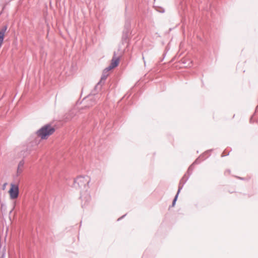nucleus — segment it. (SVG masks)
<instances>
[{"label": "nucleus", "instance_id": "obj_14", "mask_svg": "<svg viewBox=\"0 0 258 258\" xmlns=\"http://www.w3.org/2000/svg\"><path fill=\"white\" fill-rule=\"evenodd\" d=\"M93 97V96H90L88 97V99H92V98Z\"/></svg>", "mask_w": 258, "mask_h": 258}, {"label": "nucleus", "instance_id": "obj_6", "mask_svg": "<svg viewBox=\"0 0 258 258\" xmlns=\"http://www.w3.org/2000/svg\"><path fill=\"white\" fill-rule=\"evenodd\" d=\"M183 180V178H182V179H181V181H180V185H179V186L178 190L177 192V194H176V196H175L174 199V200H173V202H172V206H173V207L175 205V203H176V201L177 199V197H178V194H179V192H180V190H181V189H182V185H180V184H181V182H182V181Z\"/></svg>", "mask_w": 258, "mask_h": 258}, {"label": "nucleus", "instance_id": "obj_2", "mask_svg": "<svg viewBox=\"0 0 258 258\" xmlns=\"http://www.w3.org/2000/svg\"><path fill=\"white\" fill-rule=\"evenodd\" d=\"M55 131L53 127L49 124H46L42 127L37 132V136L40 137L42 139H45L51 135H52Z\"/></svg>", "mask_w": 258, "mask_h": 258}, {"label": "nucleus", "instance_id": "obj_10", "mask_svg": "<svg viewBox=\"0 0 258 258\" xmlns=\"http://www.w3.org/2000/svg\"><path fill=\"white\" fill-rule=\"evenodd\" d=\"M73 113H74V111L69 113V114L68 115L67 118L68 119H70L72 118V114H73Z\"/></svg>", "mask_w": 258, "mask_h": 258}, {"label": "nucleus", "instance_id": "obj_13", "mask_svg": "<svg viewBox=\"0 0 258 258\" xmlns=\"http://www.w3.org/2000/svg\"><path fill=\"white\" fill-rule=\"evenodd\" d=\"M6 184H7V183H6L4 184V186H3V189H5V186H6Z\"/></svg>", "mask_w": 258, "mask_h": 258}, {"label": "nucleus", "instance_id": "obj_16", "mask_svg": "<svg viewBox=\"0 0 258 258\" xmlns=\"http://www.w3.org/2000/svg\"><path fill=\"white\" fill-rule=\"evenodd\" d=\"M125 27H129V26H128V24H125Z\"/></svg>", "mask_w": 258, "mask_h": 258}, {"label": "nucleus", "instance_id": "obj_3", "mask_svg": "<svg viewBox=\"0 0 258 258\" xmlns=\"http://www.w3.org/2000/svg\"><path fill=\"white\" fill-rule=\"evenodd\" d=\"M9 194L11 199H15L19 196V187L18 185L11 183V188L9 190Z\"/></svg>", "mask_w": 258, "mask_h": 258}, {"label": "nucleus", "instance_id": "obj_15", "mask_svg": "<svg viewBox=\"0 0 258 258\" xmlns=\"http://www.w3.org/2000/svg\"><path fill=\"white\" fill-rule=\"evenodd\" d=\"M126 38H127V36L126 35L123 36V38L126 39Z\"/></svg>", "mask_w": 258, "mask_h": 258}, {"label": "nucleus", "instance_id": "obj_8", "mask_svg": "<svg viewBox=\"0 0 258 258\" xmlns=\"http://www.w3.org/2000/svg\"><path fill=\"white\" fill-rule=\"evenodd\" d=\"M113 69L111 67L110 65H109L108 67H107L104 70V73H106L107 72L109 71L110 70Z\"/></svg>", "mask_w": 258, "mask_h": 258}, {"label": "nucleus", "instance_id": "obj_12", "mask_svg": "<svg viewBox=\"0 0 258 258\" xmlns=\"http://www.w3.org/2000/svg\"><path fill=\"white\" fill-rule=\"evenodd\" d=\"M199 163V162L198 161V159H197V160L194 162V163H193V164H198V163Z\"/></svg>", "mask_w": 258, "mask_h": 258}, {"label": "nucleus", "instance_id": "obj_11", "mask_svg": "<svg viewBox=\"0 0 258 258\" xmlns=\"http://www.w3.org/2000/svg\"><path fill=\"white\" fill-rule=\"evenodd\" d=\"M192 166H193V164H192L191 166H190V167L188 168V172H189V171H191L192 170Z\"/></svg>", "mask_w": 258, "mask_h": 258}, {"label": "nucleus", "instance_id": "obj_9", "mask_svg": "<svg viewBox=\"0 0 258 258\" xmlns=\"http://www.w3.org/2000/svg\"><path fill=\"white\" fill-rule=\"evenodd\" d=\"M105 74H106V73H103V75H102V77H101L100 82H101L102 80H105L106 79V78H107V77L108 75H107V74L105 75Z\"/></svg>", "mask_w": 258, "mask_h": 258}, {"label": "nucleus", "instance_id": "obj_7", "mask_svg": "<svg viewBox=\"0 0 258 258\" xmlns=\"http://www.w3.org/2000/svg\"><path fill=\"white\" fill-rule=\"evenodd\" d=\"M24 165V161L23 160H21L19 163L18 169H17L18 174H20L22 172Z\"/></svg>", "mask_w": 258, "mask_h": 258}, {"label": "nucleus", "instance_id": "obj_17", "mask_svg": "<svg viewBox=\"0 0 258 258\" xmlns=\"http://www.w3.org/2000/svg\"><path fill=\"white\" fill-rule=\"evenodd\" d=\"M89 199H90V197H89V196H88V200H89Z\"/></svg>", "mask_w": 258, "mask_h": 258}, {"label": "nucleus", "instance_id": "obj_18", "mask_svg": "<svg viewBox=\"0 0 258 258\" xmlns=\"http://www.w3.org/2000/svg\"><path fill=\"white\" fill-rule=\"evenodd\" d=\"M100 83V82L98 83V85H99Z\"/></svg>", "mask_w": 258, "mask_h": 258}, {"label": "nucleus", "instance_id": "obj_5", "mask_svg": "<svg viewBox=\"0 0 258 258\" xmlns=\"http://www.w3.org/2000/svg\"><path fill=\"white\" fill-rule=\"evenodd\" d=\"M119 63V58L113 57L111 60L110 66L112 68H114L117 67Z\"/></svg>", "mask_w": 258, "mask_h": 258}, {"label": "nucleus", "instance_id": "obj_1", "mask_svg": "<svg viewBox=\"0 0 258 258\" xmlns=\"http://www.w3.org/2000/svg\"><path fill=\"white\" fill-rule=\"evenodd\" d=\"M90 180V178L88 176H78L74 180V186L78 189H86Z\"/></svg>", "mask_w": 258, "mask_h": 258}, {"label": "nucleus", "instance_id": "obj_4", "mask_svg": "<svg viewBox=\"0 0 258 258\" xmlns=\"http://www.w3.org/2000/svg\"><path fill=\"white\" fill-rule=\"evenodd\" d=\"M7 26L6 25L0 29V47L3 44L5 33L7 29Z\"/></svg>", "mask_w": 258, "mask_h": 258}, {"label": "nucleus", "instance_id": "obj_19", "mask_svg": "<svg viewBox=\"0 0 258 258\" xmlns=\"http://www.w3.org/2000/svg\"><path fill=\"white\" fill-rule=\"evenodd\" d=\"M81 198L83 199L82 196H81Z\"/></svg>", "mask_w": 258, "mask_h": 258}]
</instances>
